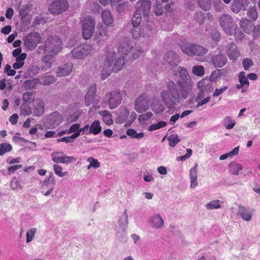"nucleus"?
<instances>
[{
    "mask_svg": "<svg viewBox=\"0 0 260 260\" xmlns=\"http://www.w3.org/2000/svg\"><path fill=\"white\" fill-rule=\"evenodd\" d=\"M176 74L180 78L174 82L171 80L166 81L167 90H163L160 94L162 101L169 111L175 108L176 103H181L190 96L192 93L194 84L187 69L178 67Z\"/></svg>",
    "mask_w": 260,
    "mask_h": 260,
    "instance_id": "obj_1",
    "label": "nucleus"
},
{
    "mask_svg": "<svg viewBox=\"0 0 260 260\" xmlns=\"http://www.w3.org/2000/svg\"><path fill=\"white\" fill-rule=\"evenodd\" d=\"M124 64L123 58L119 54L116 55L112 48H109L106 53V59L101 74L102 79L105 80L108 77L111 71L115 73L118 72Z\"/></svg>",
    "mask_w": 260,
    "mask_h": 260,
    "instance_id": "obj_2",
    "label": "nucleus"
},
{
    "mask_svg": "<svg viewBox=\"0 0 260 260\" xmlns=\"http://www.w3.org/2000/svg\"><path fill=\"white\" fill-rule=\"evenodd\" d=\"M61 41L58 37H49L43 45L38 48L40 54H57L61 50Z\"/></svg>",
    "mask_w": 260,
    "mask_h": 260,
    "instance_id": "obj_3",
    "label": "nucleus"
},
{
    "mask_svg": "<svg viewBox=\"0 0 260 260\" xmlns=\"http://www.w3.org/2000/svg\"><path fill=\"white\" fill-rule=\"evenodd\" d=\"M198 87L199 92L196 97V101L197 103V107L202 106L209 102L211 83L208 80H202L198 83Z\"/></svg>",
    "mask_w": 260,
    "mask_h": 260,
    "instance_id": "obj_4",
    "label": "nucleus"
},
{
    "mask_svg": "<svg viewBox=\"0 0 260 260\" xmlns=\"http://www.w3.org/2000/svg\"><path fill=\"white\" fill-rule=\"evenodd\" d=\"M94 19L91 16H87L82 22V36L85 40L90 39L94 32Z\"/></svg>",
    "mask_w": 260,
    "mask_h": 260,
    "instance_id": "obj_5",
    "label": "nucleus"
},
{
    "mask_svg": "<svg viewBox=\"0 0 260 260\" xmlns=\"http://www.w3.org/2000/svg\"><path fill=\"white\" fill-rule=\"evenodd\" d=\"M122 96L119 91L108 92L104 96L103 102L109 105L110 109H113L117 107L121 103Z\"/></svg>",
    "mask_w": 260,
    "mask_h": 260,
    "instance_id": "obj_6",
    "label": "nucleus"
},
{
    "mask_svg": "<svg viewBox=\"0 0 260 260\" xmlns=\"http://www.w3.org/2000/svg\"><path fill=\"white\" fill-rule=\"evenodd\" d=\"M132 36L133 38L138 39L140 37H148L152 34V29L150 25L147 23L146 25L142 24L141 27H134L131 30Z\"/></svg>",
    "mask_w": 260,
    "mask_h": 260,
    "instance_id": "obj_7",
    "label": "nucleus"
},
{
    "mask_svg": "<svg viewBox=\"0 0 260 260\" xmlns=\"http://www.w3.org/2000/svg\"><path fill=\"white\" fill-rule=\"evenodd\" d=\"M219 23L224 32L232 35L234 32V24L232 18L228 14H222L219 18Z\"/></svg>",
    "mask_w": 260,
    "mask_h": 260,
    "instance_id": "obj_8",
    "label": "nucleus"
},
{
    "mask_svg": "<svg viewBox=\"0 0 260 260\" xmlns=\"http://www.w3.org/2000/svg\"><path fill=\"white\" fill-rule=\"evenodd\" d=\"M62 120V115L57 112H54L48 116L44 122V125L47 128L53 129L59 125Z\"/></svg>",
    "mask_w": 260,
    "mask_h": 260,
    "instance_id": "obj_9",
    "label": "nucleus"
},
{
    "mask_svg": "<svg viewBox=\"0 0 260 260\" xmlns=\"http://www.w3.org/2000/svg\"><path fill=\"white\" fill-rule=\"evenodd\" d=\"M68 6L67 0H56L50 5L49 10L52 14L58 15L66 11Z\"/></svg>",
    "mask_w": 260,
    "mask_h": 260,
    "instance_id": "obj_10",
    "label": "nucleus"
},
{
    "mask_svg": "<svg viewBox=\"0 0 260 260\" xmlns=\"http://www.w3.org/2000/svg\"><path fill=\"white\" fill-rule=\"evenodd\" d=\"M91 51V46L89 45H82L74 48L71 52L73 58L83 59L88 55Z\"/></svg>",
    "mask_w": 260,
    "mask_h": 260,
    "instance_id": "obj_11",
    "label": "nucleus"
},
{
    "mask_svg": "<svg viewBox=\"0 0 260 260\" xmlns=\"http://www.w3.org/2000/svg\"><path fill=\"white\" fill-rule=\"evenodd\" d=\"M41 41V36L38 32H33L28 34L24 39L25 46L29 49H34Z\"/></svg>",
    "mask_w": 260,
    "mask_h": 260,
    "instance_id": "obj_12",
    "label": "nucleus"
},
{
    "mask_svg": "<svg viewBox=\"0 0 260 260\" xmlns=\"http://www.w3.org/2000/svg\"><path fill=\"white\" fill-rule=\"evenodd\" d=\"M135 110L139 113L147 110L149 107V100L145 94L140 95L135 102Z\"/></svg>",
    "mask_w": 260,
    "mask_h": 260,
    "instance_id": "obj_13",
    "label": "nucleus"
},
{
    "mask_svg": "<svg viewBox=\"0 0 260 260\" xmlns=\"http://www.w3.org/2000/svg\"><path fill=\"white\" fill-rule=\"evenodd\" d=\"M151 3L149 0L139 1L136 5L135 12L141 13L144 16H147L151 9Z\"/></svg>",
    "mask_w": 260,
    "mask_h": 260,
    "instance_id": "obj_14",
    "label": "nucleus"
},
{
    "mask_svg": "<svg viewBox=\"0 0 260 260\" xmlns=\"http://www.w3.org/2000/svg\"><path fill=\"white\" fill-rule=\"evenodd\" d=\"M61 151H54L51 154L52 160L56 163L69 164L75 161L76 158L73 156H63Z\"/></svg>",
    "mask_w": 260,
    "mask_h": 260,
    "instance_id": "obj_15",
    "label": "nucleus"
},
{
    "mask_svg": "<svg viewBox=\"0 0 260 260\" xmlns=\"http://www.w3.org/2000/svg\"><path fill=\"white\" fill-rule=\"evenodd\" d=\"M249 0H233L231 10L234 13H238L241 10L246 11L249 4Z\"/></svg>",
    "mask_w": 260,
    "mask_h": 260,
    "instance_id": "obj_16",
    "label": "nucleus"
},
{
    "mask_svg": "<svg viewBox=\"0 0 260 260\" xmlns=\"http://www.w3.org/2000/svg\"><path fill=\"white\" fill-rule=\"evenodd\" d=\"M225 52L230 60L235 61L240 56V52L237 46L233 43L229 44L226 47Z\"/></svg>",
    "mask_w": 260,
    "mask_h": 260,
    "instance_id": "obj_17",
    "label": "nucleus"
},
{
    "mask_svg": "<svg viewBox=\"0 0 260 260\" xmlns=\"http://www.w3.org/2000/svg\"><path fill=\"white\" fill-rule=\"evenodd\" d=\"M241 28L247 34H249L253 30L254 32L257 31L259 28V26H255L253 28V24L252 22L247 18H242L240 21Z\"/></svg>",
    "mask_w": 260,
    "mask_h": 260,
    "instance_id": "obj_18",
    "label": "nucleus"
},
{
    "mask_svg": "<svg viewBox=\"0 0 260 260\" xmlns=\"http://www.w3.org/2000/svg\"><path fill=\"white\" fill-rule=\"evenodd\" d=\"M133 44L131 41H126L124 42L119 47L118 52L115 54L117 55L119 54L120 56L123 58L124 61L125 62L124 56L122 55H127L130 51L133 49Z\"/></svg>",
    "mask_w": 260,
    "mask_h": 260,
    "instance_id": "obj_19",
    "label": "nucleus"
},
{
    "mask_svg": "<svg viewBox=\"0 0 260 260\" xmlns=\"http://www.w3.org/2000/svg\"><path fill=\"white\" fill-rule=\"evenodd\" d=\"M227 62L226 57L222 54L215 55L211 58V62L215 68L223 67Z\"/></svg>",
    "mask_w": 260,
    "mask_h": 260,
    "instance_id": "obj_20",
    "label": "nucleus"
},
{
    "mask_svg": "<svg viewBox=\"0 0 260 260\" xmlns=\"http://www.w3.org/2000/svg\"><path fill=\"white\" fill-rule=\"evenodd\" d=\"M164 59L172 67H176L180 62L178 55L173 51L168 52L165 55Z\"/></svg>",
    "mask_w": 260,
    "mask_h": 260,
    "instance_id": "obj_21",
    "label": "nucleus"
},
{
    "mask_svg": "<svg viewBox=\"0 0 260 260\" xmlns=\"http://www.w3.org/2000/svg\"><path fill=\"white\" fill-rule=\"evenodd\" d=\"M73 70V64L68 63L59 67L56 71V74L59 77H64L69 75Z\"/></svg>",
    "mask_w": 260,
    "mask_h": 260,
    "instance_id": "obj_22",
    "label": "nucleus"
},
{
    "mask_svg": "<svg viewBox=\"0 0 260 260\" xmlns=\"http://www.w3.org/2000/svg\"><path fill=\"white\" fill-rule=\"evenodd\" d=\"M40 83V80L38 78L27 80L23 84V86L25 90H32Z\"/></svg>",
    "mask_w": 260,
    "mask_h": 260,
    "instance_id": "obj_23",
    "label": "nucleus"
},
{
    "mask_svg": "<svg viewBox=\"0 0 260 260\" xmlns=\"http://www.w3.org/2000/svg\"><path fill=\"white\" fill-rule=\"evenodd\" d=\"M108 35V31L106 27L101 26L98 28V30L95 35V39L98 42L104 41Z\"/></svg>",
    "mask_w": 260,
    "mask_h": 260,
    "instance_id": "obj_24",
    "label": "nucleus"
},
{
    "mask_svg": "<svg viewBox=\"0 0 260 260\" xmlns=\"http://www.w3.org/2000/svg\"><path fill=\"white\" fill-rule=\"evenodd\" d=\"M197 167L198 164H196L190 170L189 176L190 179V187L194 188L198 185L197 182Z\"/></svg>",
    "mask_w": 260,
    "mask_h": 260,
    "instance_id": "obj_25",
    "label": "nucleus"
},
{
    "mask_svg": "<svg viewBox=\"0 0 260 260\" xmlns=\"http://www.w3.org/2000/svg\"><path fill=\"white\" fill-rule=\"evenodd\" d=\"M239 213L241 218L247 221L251 219L252 214L249 209L241 206H239Z\"/></svg>",
    "mask_w": 260,
    "mask_h": 260,
    "instance_id": "obj_26",
    "label": "nucleus"
},
{
    "mask_svg": "<svg viewBox=\"0 0 260 260\" xmlns=\"http://www.w3.org/2000/svg\"><path fill=\"white\" fill-rule=\"evenodd\" d=\"M129 111L126 108L120 107V113L116 119V123L119 124L123 123L125 122V119L127 117Z\"/></svg>",
    "mask_w": 260,
    "mask_h": 260,
    "instance_id": "obj_27",
    "label": "nucleus"
},
{
    "mask_svg": "<svg viewBox=\"0 0 260 260\" xmlns=\"http://www.w3.org/2000/svg\"><path fill=\"white\" fill-rule=\"evenodd\" d=\"M34 113L36 116H40L44 112V104L42 100L37 99L35 103Z\"/></svg>",
    "mask_w": 260,
    "mask_h": 260,
    "instance_id": "obj_28",
    "label": "nucleus"
},
{
    "mask_svg": "<svg viewBox=\"0 0 260 260\" xmlns=\"http://www.w3.org/2000/svg\"><path fill=\"white\" fill-rule=\"evenodd\" d=\"M152 226L156 229H159L164 226V222L163 219L160 215H155L151 220Z\"/></svg>",
    "mask_w": 260,
    "mask_h": 260,
    "instance_id": "obj_29",
    "label": "nucleus"
},
{
    "mask_svg": "<svg viewBox=\"0 0 260 260\" xmlns=\"http://www.w3.org/2000/svg\"><path fill=\"white\" fill-rule=\"evenodd\" d=\"M102 17L105 25L109 26L112 24L113 20L111 12L108 10L103 11Z\"/></svg>",
    "mask_w": 260,
    "mask_h": 260,
    "instance_id": "obj_30",
    "label": "nucleus"
},
{
    "mask_svg": "<svg viewBox=\"0 0 260 260\" xmlns=\"http://www.w3.org/2000/svg\"><path fill=\"white\" fill-rule=\"evenodd\" d=\"M180 49L184 53L188 55H193V44L183 43L180 46Z\"/></svg>",
    "mask_w": 260,
    "mask_h": 260,
    "instance_id": "obj_31",
    "label": "nucleus"
},
{
    "mask_svg": "<svg viewBox=\"0 0 260 260\" xmlns=\"http://www.w3.org/2000/svg\"><path fill=\"white\" fill-rule=\"evenodd\" d=\"M40 80L41 85H49L55 81V77L52 75L42 76L38 78Z\"/></svg>",
    "mask_w": 260,
    "mask_h": 260,
    "instance_id": "obj_32",
    "label": "nucleus"
},
{
    "mask_svg": "<svg viewBox=\"0 0 260 260\" xmlns=\"http://www.w3.org/2000/svg\"><path fill=\"white\" fill-rule=\"evenodd\" d=\"M230 172L234 175H238L239 172L243 169V167L241 164L236 162H231L229 165Z\"/></svg>",
    "mask_w": 260,
    "mask_h": 260,
    "instance_id": "obj_33",
    "label": "nucleus"
},
{
    "mask_svg": "<svg viewBox=\"0 0 260 260\" xmlns=\"http://www.w3.org/2000/svg\"><path fill=\"white\" fill-rule=\"evenodd\" d=\"M55 54H47L44 56L42 60L44 63V65L42 67V70H47L50 68L52 66V61H51L52 56Z\"/></svg>",
    "mask_w": 260,
    "mask_h": 260,
    "instance_id": "obj_34",
    "label": "nucleus"
},
{
    "mask_svg": "<svg viewBox=\"0 0 260 260\" xmlns=\"http://www.w3.org/2000/svg\"><path fill=\"white\" fill-rule=\"evenodd\" d=\"M75 132V133L74 134H72L71 136H68V137H64L62 138L58 139H57V141L58 142H66V143H69V142H72L74 139H75V138H76L79 136L80 133L81 132V131H69V133H71L72 132Z\"/></svg>",
    "mask_w": 260,
    "mask_h": 260,
    "instance_id": "obj_35",
    "label": "nucleus"
},
{
    "mask_svg": "<svg viewBox=\"0 0 260 260\" xmlns=\"http://www.w3.org/2000/svg\"><path fill=\"white\" fill-rule=\"evenodd\" d=\"M193 55H203L208 52L207 48L198 44H193Z\"/></svg>",
    "mask_w": 260,
    "mask_h": 260,
    "instance_id": "obj_36",
    "label": "nucleus"
},
{
    "mask_svg": "<svg viewBox=\"0 0 260 260\" xmlns=\"http://www.w3.org/2000/svg\"><path fill=\"white\" fill-rule=\"evenodd\" d=\"M152 114L151 112H147L145 114L140 115L138 117V120L142 125H146L148 123L149 119L152 116Z\"/></svg>",
    "mask_w": 260,
    "mask_h": 260,
    "instance_id": "obj_37",
    "label": "nucleus"
},
{
    "mask_svg": "<svg viewBox=\"0 0 260 260\" xmlns=\"http://www.w3.org/2000/svg\"><path fill=\"white\" fill-rule=\"evenodd\" d=\"M152 109L155 113L159 114L165 110V108L164 105L161 104L159 101H156L153 103Z\"/></svg>",
    "mask_w": 260,
    "mask_h": 260,
    "instance_id": "obj_38",
    "label": "nucleus"
},
{
    "mask_svg": "<svg viewBox=\"0 0 260 260\" xmlns=\"http://www.w3.org/2000/svg\"><path fill=\"white\" fill-rule=\"evenodd\" d=\"M235 121L233 120L231 117L226 116L223 120L222 123L224 125L225 128L228 129H230L233 128L235 125Z\"/></svg>",
    "mask_w": 260,
    "mask_h": 260,
    "instance_id": "obj_39",
    "label": "nucleus"
},
{
    "mask_svg": "<svg viewBox=\"0 0 260 260\" xmlns=\"http://www.w3.org/2000/svg\"><path fill=\"white\" fill-rule=\"evenodd\" d=\"M198 3L204 11H208L211 8V0H198Z\"/></svg>",
    "mask_w": 260,
    "mask_h": 260,
    "instance_id": "obj_40",
    "label": "nucleus"
},
{
    "mask_svg": "<svg viewBox=\"0 0 260 260\" xmlns=\"http://www.w3.org/2000/svg\"><path fill=\"white\" fill-rule=\"evenodd\" d=\"M192 73L196 76L202 77L205 74L204 67L202 66H194L192 68Z\"/></svg>",
    "mask_w": 260,
    "mask_h": 260,
    "instance_id": "obj_41",
    "label": "nucleus"
},
{
    "mask_svg": "<svg viewBox=\"0 0 260 260\" xmlns=\"http://www.w3.org/2000/svg\"><path fill=\"white\" fill-rule=\"evenodd\" d=\"M247 16L253 20H256L258 17L257 10L255 6L250 7L247 10Z\"/></svg>",
    "mask_w": 260,
    "mask_h": 260,
    "instance_id": "obj_42",
    "label": "nucleus"
},
{
    "mask_svg": "<svg viewBox=\"0 0 260 260\" xmlns=\"http://www.w3.org/2000/svg\"><path fill=\"white\" fill-rule=\"evenodd\" d=\"M101 114L103 116V121L108 125H110L113 123V120L111 118L112 115L108 111H102Z\"/></svg>",
    "mask_w": 260,
    "mask_h": 260,
    "instance_id": "obj_43",
    "label": "nucleus"
},
{
    "mask_svg": "<svg viewBox=\"0 0 260 260\" xmlns=\"http://www.w3.org/2000/svg\"><path fill=\"white\" fill-rule=\"evenodd\" d=\"M238 79L241 84H243L244 86H246V87H249V82L248 81L247 76H246L245 72L243 71L241 72L238 75Z\"/></svg>",
    "mask_w": 260,
    "mask_h": 260,
    "instance_id": "obj_44",
    "label": "nucleus"
},
{
    "mask_svg": "<svg viewBox=\"0 0 260 260\" xmlns=\"http://www.w3.org/2000/svg\"><path fill=\"white\" fill-rule=\"evenodd\" d=\"M142 20L141 15L139 13L135 12L133 17L131 20L132 24L134 27H138Z\"/></svg>",
    "mask_w": 260,
    "mask_h": 260,
    "instance_id": "obj_45",
    "label": "nucleus"
},
{
    "mask_svg": "<svg viewBox=\"0 0 260 260\" xmlns=\"http://www.w3.org/2000/svg\"><path fill=\"white\" fill-rule=\"evenodd\" d=\"M12 146L8 143H2L0 144V156H2L7 152L11 151Z\"/></svg>",
    "mask_w": 260,
    "mask_h": 260,
    "instance_id": "obj_46",
    "label": "nucleus"
},
{
    "mask_svg": "<svg viewBox=\"0 0 260 260\" xmlns=\"http://www.w3.org/2000/svg\"><path fill=\"white\" fill-rule=\"evenodd\" d=\"M223 203L220 200H216L210 202L206 205V207L208 209L212 210L214 209H218L220 208V204Z\"/></svg>",
    "mask_w": 260,
    "mask_h": 260,
    "instance_id": "obj_47",
    "label": "nucleus"
},
{
    "mask_svg": "<svg viewBox=\"0 0 260 260\" xmlns=\"http://www.w3.org/2000/svg\"><path fill=\"white\" fill-rule=\"evenodd\" d=\"M53 170L55 174L60 177H64L68 174V172H62V168L57 164L53 166Z\"/></svg>",
    "mask_w": 260,
    "mask_h": 260,
    "instance_id": "obj_48",
    "label": "nucleus"
},
{
    "mask_svg": "<svg viewBox=\"0 0 260 260\" xmlns=\"http://www.w3.org/2000/svg\"><path fill=\"white\" fill-rule=\"evenodd\" d=\"M168 140L169 142V145L172 147L175 146L180 141L177 135H171Z\"/></svg>",
    "mask_w": 260,
    "mask_h": 260,
    "instance_id": "obj_49",
    "label": "nucleus"
},
{
    "mask_svg": "<svg viewBox=\"0 0 260 260\" xmlns=\"http://www.w3.org/2000/svg\"><path fill=\"white\" fill-rule=\"evenodd\" d=\"M162 3H157V1H156L154 12L157 16L162 15L164 12V6H162Z\"/></svg>",
    "mask_w": 260,
    "mask_h": 260,
    "instance_id": "obj_50",
    "label": "nucleus"
},
{
    "mask_svg": "<svg viewBox=\"0 0 260 260\" xmlns=\"http://www.w3.org/2000/svg\"><path fill=\"white\" fill-rule=\"evenodd\" d=\"M55 184V180L54 179V175L52 173L50 174L48 177L46 178L44 181V186L47 187L49 184H51L52 186Z\"/></svg>",
    "mask_w": 260,
    "mask_h": 260,
    "instance_id": "obj_51",
    "label": "nucleus"
},
{
    "mask_svg": "<svg viewBox=\"0 0 260 260\" xmlns=\"http://www.w3.org/2000/svg\"><path fill=\"white\" fill-rule=\"evenodd\" d=\"M166 125L167 123L165 121H160L151 125L148 130H156L164 127Z\"/></svg>",
    "mask_w": 260,
    "mask_h": 260,
    "instance_id": "obj_52",
    "label": "nucleus"
},
{
    "mask_svg": "<svg viewBox=\"0 0 260 260\" xmlns=\"http://www.w3.org/2000/svg\"><path fill=\"white\" fill-rule=\"evenodd\" d=\"M88 160L90 161V164L87 167L88 169H89L91 167L98 168L100 166V162L96 159H94L92 157H89L88 159Z\"/></svg>",
    "mask_w": 260,
    "mask_h": 260,
    "instance_id": "obj_53",
    "label": "nucleus"
},
{
    "mask_svg": "<svg viewBox=\"0 0 260 260\" xmlns=\"http://www.w3.org/2000/svg\"><path fill=\"white\" fill-rule=\"evenodd\" d=\"M31 113V108L26 104H23L21 107V113L24 115H28Z\"/></svg>",
    "mask_w": 260,
    "mask_h": 260,
    "instance_id": "obj_54",
    "label": "nucleus"
},
{
    "mask_svg": "<svg viewBox=\"0 0 260 260\" xmlns=\"http://www.w3.org/2000/svg\"><path fill=\"white\" fill-rule=\"evenodd\" d=\"M34 92L27 91L23 93V99L25 102L30 103L33 99Z\"/></svg>",
    "mask_w": 260,
    "mask_h": 260,
    "instance_id": "obj_55",
    "label": "nucleus"
},
{
    "mask_svg": "<svg viewBox=\"0 0 260 260\" xmlns=\"http://www.w3.org/2000/svg\"><path fill=\"white\" fill-rule=\"evenodd\" d=\"M213 4L216 12H220L223 9V5L220 0H213Z\"/></svg>",
    "mask_w": 260,
    "mask_h": 260,
    "instance_id": "obj_56",
    "label": "nucleus"
},
{
    "mask_svg": "<svg viewBox=\"0 0 260 260\" xmlns=\"http://www.w3.org/2000/svg\"><path fill=\"white\" fill-rule=\"evenodd\" d=\"M242 65L245 70H248L249 68L253 65V61L249 58H245L243 60Z\"/></svg>",
    "mask_w": 260,
    "mask_h": 260,
    "instance_id": "obj_57",
    "label": "nucleus"
},
{
    "mask_svg": "<svg viewBox=\"0 0 260 260\" xmlns=\"http://www.w3.org/2000/svg\"><path fill=\"white\" fill-rule=\"evenodd\" d=\"M4 73H6L8 76H14L16 74V71L11 69V67L10 65L7 64L4 69Z\"/></svg>",
    "mask_w": 260,
    "mask_h": 260,
    "instance_id": "obj_58",
    "label": "nucleus"
},
{
    "mask_svg": "<svg viewBox=\"0 0 260 260\" xmlns=\"http://www.w3.org/2000/svg\"><path fill=\"white\" fill-rule=\"evenodd\" d=\"M196 18L197 21L200 24H203L205 20V14L201 12L197 13Z\"/></svg>",
    "mask_w": 260,
    "mask_h": 260,
    "instance_id": "obj_59",
    "label": "nucleus"
},
{
    "mask_svg": "<svg viewBox=\"0 0 260 260\" xmlns=\"http://www.w3.org/2000/svg\"><path fill=\"white\" fill-rule=\"evenodd\" d=\"M96 92V86L95 84H92L88 88L86 94L92 95L95 97Z\"/></svg>",
    "mask_w": 260,
    "mask_h": 260,
    "instance_id": "obj_60",
    "label": "nucleus"
},
{
    "mask_svg": "<svg viewBox=\"0 0 260 260\" xmlns=\"http://www.w3.org/2000/svg\"><path fill=\"white\" fill-rule=\"evenodd\" d=\"M28 8L27 5H23L22 6L21 8L19 10V15L21 18L25 17L27 14V10Z\"/></svg>",
    "mask_w": 260,
    "mask_h": 260,
    "instance_id": "obj_61",
    "label": "nucleus"
},
{
    "mask_svg": "<svg viewBox=\"0 0 260 260\" xmlns=\"http://www.w3.org/2000/svg\"><path fill=\"white\" fill-rule=\"evenodd\" d=\"M11 187L13 189H17L20 188V184L16 177H13L11 181Z\"/></svg>",
    "mask_w": 260,
    "mask_h": 260,
    "instance_id": "obj_62",
    "label": "nucleus"
},
{
    "mask_svg": "<svg viewBox=\"0 0 260 260\" xmlns=\"http://www.w3.org/2000/svg\"><path fill=\"white\" fill-rule=\"evenodd\" d=\"M89 130H102L100 123L99 120H95L90 126Z\"/></svg>",
    "mask_w": 260,
    "mask_h": 260,
    "instance_id": "obj_63",
    "label": "nucleus"
},
{
    "mask_svg": "<svg viewBox=\"0 0 260 260\" xmlns=\"http://www.w3.org/2000/svg\"><path fill=\"white\" fill-rule=\"evenodd\" d=\"M220 75V70H216L213 71L210 75V80L212 81L215 80Z\"/></svg>",
    "mask_w": 260,
    "mask_h": 260,
    "instance_id": "obj_64",
    "label": "nucleus"
}]
</instances>
